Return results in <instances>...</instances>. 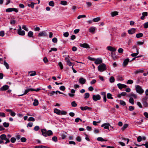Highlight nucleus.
Here are the masks:
<instances>
[{"label": "nucleus", "mask_w": 148, "mask_h": 148, "mask_svg": "<svg viewBox=\"0 0 148 148\" xmlns=\"http://www.w3.org/2000/svg\"><path fill=\"white\" fill-rule=\"evenodd\" d=\"M110 126V125L108 123H105L101 125V127H103L104 129H107L108 130H109V127Z\"/></svg>", "instance_id": "obj_8"}, {"label": "nucleus", "mask_w": 148, "mask_h": 148, "mask_svg": "<svg viewBox=\"0 0 148 148\" xmlns=\"http://www.w3.org/2000/svg\"><path fill=\"white\" fill-rule=\"evenodd\" d=\"M54 112L57 114L60 115L61 110L55 108L54 109Z\"/></svg>", "instance_id": "obj_21"}, {"label": "nucleus", "mask_w": 148, "mask_h": 148, "mask_svg": "<svg viewBox=\"0 0 148 148\" xmlns=\"http://www.w3.org/2000/svg\"><path fill=\"white\" fill-rule=\"evenodd\" d=\"M60 89L61 90H64L66 89L65 87L63 86H62L60 87Z\"/></svg>", "instance_id": "obj_56"}, {"label": "nucleus", "mask_w": 148, "mask_h": 148, "mask_svg": "<svg viewBox=\"0 0 148 148\" xmlns=\"http://www.w3.org/2000/svg\"><path fill=\"white\" fill-rule=\"evenodd\" d=\"M27 88V89H26L25 90L24 92L23 93V94H25V95L28 92H29L31 91H33V88H29L28 89L27 88Z\"/></svg>", "instance_id": "obj_20"}, {"label": "nucleus", "mask_w": 148, "mask_h": 148, "mask_svg": "<svg viewBox=\"0 0 148 148\" xmlns=\"http://www.w3.org/2000/svg\"><path fill=\"white\" fill-rule=\"evenodd\" d=\"M0 116L5 117V114L3 112H0Z\"/></svg>", "instance_id": "obj_55"}, {"label": "nucleus", "mask_w": 148, "mask_h": 148, "mask_svg": "<svg viewBox=\"0 0 148 148\" xmlns=\"http://www.w3.org/2000/svg\"><path fill=\"white\" fill-rule=\"evenodd\" d=\"M115 79L114 77L113 76L110 77L109 79V81L111 83H113L114 82Z\"/></svg>", "instance_id": "obj_33"}, {"label": "nucleus", "mask_w": 148, "mask_h": 148, "mask_svg": "<svg viewBox=\"0 0 148 148\" xmlns=\"http://www.w3.org/2000/svg\"><path fill=\"white\" fill-rule=\"evenodd\" d=\"M120 104L124 106L126 104L125 102L123 100H120Z\"/></svg>", "instance_id": "obj_53"}, {"label": "nucleus", "mask_w": 148, "mask_h": 148, "mask_svg": "<svg viewBox=\"0 0 148 148\" xmlns=\"http://www.w3.org/2000/svg\"><path fill=\"white\" fill-rule=\"evenodd\" d=\"M47 36V34L45 31L40 32L38 34V36L39 37H46Z\"/></svg>", "instance_id": "obj_7"}, {"label": "nucleus", "mask_w": 148, "mask_h": 148, "mask_svg": "<svg viewBox=\"0 0 148 148\" xmlns=\"http://www.w3.org/2000/svg\"><path fill=\"white\" fill-rule=\"evenodd\" d=\"M86 6L88 8L90 7L92 5V3L91 2H86Z\"/></svg>", "instance_id": "obj_32"}, {"label": "nucleus", "mask_w": 148, "mask_h": 148, "mask_svg": "<svg viewBox=\"0 0 148 148\" xmlns=\"http://www.w3.org/2000/svg\"><path fill=\"white\" fill-rule=\"evenodd\" d=\"M133 83V81L131 79L128 80L127 82V83L130 84H131Z\"/></svg>", "instance_id": "obj_62"}, {"label": "nucleus", "mask_w": 148, "mask_h": 148, "mask_svg": "<svg viewBox=\"0 0 148 148\" xmlns=\"http://www.w3.org/2000/svg\"><path fill=\"white\" fill-rule=\"evenodd\" d=\"M128 126V125L127 124H125L121 128V130L123 131Z\"/></svg>", "instance_id": "obj_43"}, {"label": "nucleus", "mask_w": 148, "mask_h": 148, "mask_svg": "<svg viewBox=\"0 0 148 148\" xmlns=\"http://www.w3.org/2000/svg\"><path fill=\"white\" fill-rule=\"evenodd\" d=\"M63 36L65 37H68L69 36V33L68 32H66L64 33Z\"/></svg>", "instance_id": "obj_48"}, {"label": "nucleus", "mask_w": 148, "mask_h": 148, "mask_svg": "<svg viewBox=\"0 0 148 148\" xmlns=\"http://www.w3.org/2000/svg\"><path fill=\"white\" fill-rule=\"evenodd\" d=\"M5 34V33L4 31H0V36L1 37L4 36Z\"/></svg>", "instance_id": "obj_50"}, {"label": "nucleus", "mask_w": 148, "mask_h": 148, "mask_svg": "<svg viewBox=\"0 0 148 148\" xmlns=\"http://www.w3.org/2000/svg\"><path fill=\"white\" fill-rule=\"evenodd\" d=\"M67 114V112L64 111H61L60 115H66Z\"/></svg>", "instance_id": "obj_59"}, {"label": "nucleus", "mask_w": 148, "mask_h": 148, "mask_svg": "<svg viewBox=\"0 0 148 148\" xmlns=\"http://www.w3.org/2000/svg\"><path fill=\"white\" fill-rule=\"evenodd\" d=\"M4 65L5 66L7 69H9V65L8 64L5 62V60L4 61Z\"/></svg>", "instance_id": "obj_30"}, {"label": "nucleus", "mask_w": 148, "mask_h": 148, "mask_svg": "<svg viewBox=\"0 0 148 148\" xmlns=\"http://www.w3.org/2000/svg\"><path fill=\"white\" fill-rule=\"evenodd\" d=\"M58 65L61 69H62L63 68V66L61 62H60L58 63Z\"/></svg>", "instance_id": "obj_54"}, {"label": "nucleus", "mask_w": 148, "mask_h": 148, "mask_svg": "<svg viewBox=\"0 0 148 148\" xmlns=\"http://www.w3.org/2000/svg\"><path fill=\"white\" fill-rule=\"evenodd\" d=\"M97 140L99 141H107V140H105L102 137H99L97 138Z\"/></svg>", "instance_id": "obj_25"}, {"label": "nucleus", "mask_w": 148, "mask_h": 148, "mask_svg": "<svg viewBox=\"0 0 148 148\" xmlns=\"http://www.w3.org/2000/svg\"><path fill=\"white\" fill-rule=\"evenodd\" d=\"M57 39L56 37L53 38L52 40V42L54 43H57Z\"/></svg>", "instance_id": "obj_63"}, {"label": "nucleus", "mask_w": 148, "mask_h": 148, "mask_svg": "<svg viewBox=\"0 0 148 148\" xmlns=\"http://www.w3.org/2000/svg\"><path fill=\"white\" fill-rule=\"evenodd\" d=\"M35 120L34 118V117H29L28 119V121H34Z\"/></svg>", "instance_id": "obj_41"}, {"label": "nucleus", "mask_w": 148, "mask_h": 148, "mask_svg": "<svg viewBox=\"0 0 148 148\" xmlns=\"http://www.w3.org/2000/svg\"><path fill=\"white\" fill-rule=\"evenodd\" d=\"M16 139L15 138H12L10 140L11 142L12 143H14L16 141Z\"/></svg>", "instance_id": "obj_60"}, {"label": "nucleus", "mask_w": 148, "mask_h": 148, "mask_svg": "<svg viewBox=\"0 0 148 148\" xmlns=\"http://www.w3.org/2000/svg\"><path fill=\"white\" fill-rule=\"evenodd\" d=\"M96 27H90L89 29V32L90 33H94L96 29Z\"/></svg>", "instance_id": "obj_19"}, {"label": "nucleus", "mask_w": 148, "mask_h": 148, "mask_svg": "<svg viewBox=\"0 0 148 148\" xmlns=\"http://www.w3.org/2000/svg\"><path fill=\"white\" fill-rule=\"evenodd\" d=\"M111 15L112 17H114L118 15V12L116 11L112 12L111 13Z\"/></svg>", "instance_id": "obj_23"}, {"label": "nucleus", "mask_w": 148, "mask_h": 148, "mask_svg": "<svg viewBox=\"0 0 148 148\" xmlns=\"http://www.w3.org/2000/svg\"><path fill=\"white\" fill-rule=\"evenodd\" d=\"M144 71L143 69H139L136 70L134 72V73L135 74H137L138 73H143Z\"/></svg>", "instance_id": "obj_17"}, {"label": "nucleus", "mask_w": 148, "mask_h": 148, "mask_svg": "<svg viewBox=\"0 0 148 148\" xmlns=\"http://www.w3.org/2000/svg\"><path fill=\"white\" fill-rule=\"evenodd\" d=\"M129 96L130 97H133L134 99H136L137 98V96L136 95V94H134V93H130V94Z\"/></svg>", "instance_id": "obj_31"}, {"label": "nucleus", "mask_w": 148, "mask_h": 148, "mask_svg": "<svg viewBox=\"0 0 148 148\" xmlns=\"http://www.w3.org/2000/svg\"><path fill=\"white\" fill-rule=\"evenodd\" d=\"M57 138L56 136H53L52 138V140L53 141L55 142H56L57 141Z\"/></svg>", "instance_id": "obj_52"}, {"label": "nucleus", "mask_w": 148, "mask_h": 148, "mask_svg": "<svg viewBox=\"0 0 148 148\" xmlns=\"http://www.w3.org/2000/svg\"><path fill=\"white\" fill-rule=\"evenodd\" d=\"M89 96L90 94L88 93H86L84 94V98L85 99H87L89 97Z\"/></svg>", "instance_id": "obj_42"}, {"label": "nucleus", "mask_w": 148, "mask_h": 148, "mask_svg": "<svg viewBox=\"0 0 148 148\" xmlns=\"http://www.w3.org/2000/svg\"><path fill=\"white\" fill-rule=\"evenodd\" d=\"M33 32L32 31H30L28 32L27 35L29 37L33 38Z\"/></svg>", "instance_id": "obj_24"}, {"label": "nucleus", "mask_w": 148, "mask_h": 148, "mask_svg": "<svg viewBox=\"0 0 148 148\" xmlns=\"http://www.w3.org/2000/svg\"><path fill=\"white\" fill-rule=\"evenodd\" d=\"M126 34H127L125 32H123L121 34V36L122 38H125L126 36Z\"/></svg>", "instance_id": "obj_37"}, {"label": "nucleus", "mask_w": 148, "mask_h": 148, "mask_svg": "<svg viewBox=\"0 0 148 148\" xmlns=\"http://www.w3.org/2000/svg\"><path fill=\"white\" fill-rule=\"evenodd\" d=\"M40 128L39 126H36L34 128V130L35 131H37L39 130Z\"/></svg>", "instance_id": "obj_57"}, {"label": "nucleus", "mask_w": 148, "mask_h": 148, "mask_svg": "<svg viewBox=\"0 0 148 148\" xmlns=\"http://www.w3.org/2000/svg\"><path fill=\"white\" fill-rule=\"evenodd\" d=\"M136 145L137 146H140L142 145H145L146 148H148V143H147L145 144H142V145H140L137 144H136Z\"/></svg>", "instance_id": "obj_38"}, {"label": "nucleus", "mask_w": 148, "mask_h": 148, "mask_svg": "<svg viewBox=\"0 0 148 148\" xmlns=\"http://www.w3.org/2000/svg\"><path fill=\"white\" fill-rule=\"evenodd\" d=\"M135 89L137 92L139 94H142L144 92V90L141 86L138 85L135 86Z\"/></svg>", "instance_id": "obj_2"}, {"label": "nucleus", "mask_w": 148, "mask_h": 148, "mask_svg": "<svg viewBox=\"0 0 148 148\" xmlns=\"http://www.w3.org/2000/svg\"><path fill=\"white\" fill-rule=\"evenodd\" d=\"M106 69V65L102 63L99 65L98 67V70L99 71L103 72Z\"/></svg>", "instance_id": "obj_3"}, {"label": "nucleus", "mask_w": 148, "mask_h": 148, "mask_svg": "<svg viewBox=\"0 0 148 148\" xmlns=\"http://www.w3.org/2000/svg\"><path fill=\"white\" fill-rule=\"evenodd\" d=\"M130 59L129 58H127L125 59L123 61V66H125L128 64V63L129 62Z\"/></svg>", "instance_id": "obj_16"}, {"label": "nucleus", "mask_w": 148, "mask_h": 148, "mask_svg": "<svg viewBox=\"0 0 148 148\" xmlns=\"http://www.w3.org/2000/svg\"><path fill=\"white\" fill-rule=\"evenodd\" d=\"M137 52L135 53H133L131 54V56L133 57H135L137 56L138 54V50L137 49H136Z\"/></svg>", "instance_id": "obj_26"}, {"label": "nucleus", "mask_w": 148, "mask_h": 148, "mask_svg": "<svg viewBox=\"0 0 148 148\" xmlns=\"http://www.w3.org/2000/svg\"><path fill=\"white\" fill-rule=\"evenodd\" d=\"M123 78L120 76H119L118 77L117 80H119V81H123Z\"/></svg>", "instance_id": "obj_51"}, {"label": "nucleus", "mask_w": 148, "mask_h": 148, "mask_svg": "<svg viewBox=\"0 0 148 148\" xmlns=\"http://www.w3.org/2000/svg\"><path fill=\"white\" fill-rule=\"evenodd\" d=\"M117 86L120 89H121L123 88H125L127 86V85L125 84H122L120 83L117 84Z\"/></svg>", "instance_id": "obj_9"}, {"label": "nucleus", "mask_w": 148, "mask_h": 148, "mask_svg": "<svg viewBox=\"0 0 148 148\" xmlns=\"http://www.w3.org/2000/svg\"><path fill=\"white\" fill-rule=\"evenodd\" d=\"M29 73H31L30 74L31 76H35L36 75V72L35 71H31L29 72Z\"/></svg>", "instance_id": "obj_34"}, {"label": "nucleus", "mask_w": 148, "mask_h": 148, "mask_svg": "<svg viewBox=\"0 0 148 148\" xmlns=\"http://www.w3.org/2000/svg\"><path fill=\"white\" fill-rule=\"evenodd\" d=\"M3 124L4 126L5 127H8L9 125V123L6 122L4 123Z\"/></svg>", "instance_id": "obj_45"}, {"label": "nucleus", "mask_w": 148, "mask_h": 148, "mask_svg": "<svg viewBox=\"0 0 148 148\" xmlns=\"http://www.w3.org/2000/svg\"><path fill=\"white\" fill-rule=\"evenodd\" d=\"M38 103L39 102L36 99H35L34 100V102L33 103V105L34 106H37L38 105Z\"/></svg>", "instance_id": "obj_29"}, {"label": "nucleus", "mask_w": 148, "mask_h": 148, "mask_svg": "<svg viewBox=\"0 0 148 148\" xmlns=\"http://www.w3.org/2000/svg\"><path fill=\"white\" fill-rule=\"evenodd\" d=\"M26 139L24 137H22L21 138V140L22 142H25L26 141Z\"/></svg>", "instance_id": "obj_61"}, {"label": "nucleus", "mask_w": 148, "mask_h": 148, "mask_svg": "<svg viewBox=\"0 0 148 148\" xmlns=\"http://www.w3.org/2000/svg\"><path fill=\"white\" fill-rule=\"evenodd\" d=\"M71 105L72 106L76 107L77 106V104L75 103V101H73L71 102Z\"/></svg>", "instance_id": "obj_46"}, {"label": "nucleus", "mask_w": 148, "mask_h": 148, "mask_svg": "<svg viewBox=\"0 0 148 148\" xmlns=\"http://www.w3.org/2000/svg\"><path fill=\"white\" fill-rule=\"evenodd\" d=\"M107 97L109 99H113V98L112 97V95L110 93H108L107 95Z\"/></svg>", "instance_id": "obj_39"}, {"label": "nucleus", "mask_w": 148, "mask_h": 148, "mask_svg": "<svg viewBox=\"0 0 148 148\" xmlns=\"http://www.w3.org/2000/svg\"><path fill=\"white\" fill-rule=\"evenodd\" d=\"M143 34L142 33H139L136 34V36L137 38H140L143 36Z\"/></svg>", "instance_id": "obj_36"}, {"label": "nucleus", "mask_w": 148, "mask_h": 148, "mask_svg": "<svg viewBox=\"0 0 148 148\" xmlns=\"http://www.w3.org/2000/svg\"><path fill=\"white\" fill-rule=\"evenodd\" d=\"M136 29L135 28H132L128 30V32L130 34H132L135 32Z\"/></svg>", "instance_id": "obj_14"}, {"label": "nucleus", "mask_w": 148, "mask_h": 148, "mask_svg": "<svg viewBox=\"0 0 148 148\" xmlns=\"http://www.w3.org/2000/svg\"><path fill=\"white\" fill-rule=\"evenodd\" d=\"M35 148H50L49 147H48L47 146H43V145H40L38 146H36L35 147Z\"/></svg>", "instance_id": "obj_27"}, {"label": "nucleus", "mask_w": 148, "mask_h": 148, "mask_svg": "<svg viewBox=\"0 0 148 148\" xmlns=\"http://www.w3.org/2000/svg\"><path fill=\"white\" fill-rule=\"evenodd\" d=\"M19 29L17 30V33L18 34L21 36H24L25 34V32L24 30H22L21 26H18Z\"/></svg>", "instance_id": "obj_4"}, {"label": "nucleus", "mask_w": 148, "mask_h": 148, "mask_svg": "<svg viewBox=\"0 0 148 148\" xmlns=\"http://www.w3.org/2000/svg\"><path fill=\"white\" fill-rule=\"evenodd\" d=\"M100 20V17H98L93 19L92 20V21L94 22H96L99 21Z\"/></svg>", "instance_id": "obj_22"}, {"label": "nucleus", "mask_w": 148, "mask_h": 148, "mask_svg": "<svg viewBox=\"0 0 148 148\" xmlns=\"http://www.w3.org/2000/svg\"><path fill=\"white\" fill-rule=\"evenodd\" d=\"M102 62V60L100 58H98L95 60V63L96 64H98L101 63Z\"/></svg>", "instance_id": "obj_10"}, {"label": "nucleus", "mask_w": 148, "mask_h": 148, "mask_svg": "<svg viewBox=\"0 0 148 148\" xmlns=\"http://www.w3.org/2000/svg\"><path fill=\"white\" fill-rule=\"evenodd\" d=\"M60 4L63 5H66L67 4V2L66 1H61Z\"/></svg>", "instance_id": "obj_44"}, {"label": "nucleus", "mask_w": 148, "mask_h": 148, "mask_svg": "<svg viewBox=\"0 0 148 148\" xmlns=\"http://www.w3.org/2000/svg\"><path fill=\"white\" fill-rule=\"evenodd\" d=\"M42 134L45 137H47L48 136H50L53 134V132L51 130H48L47 131L46 129H43L41 130Z\"/></svg>", "instance_id": "obj_1"}, {"label": "nucleus", "mask_w": 148, "mask_h": 148, "mask_svg": "<svg viewBox=\"0 0 148 148\" xmlns=\"http://www.w3.org/2000/svg\"><path fill=\"white\" fill-rule=\"evenodd\" d=\"M80 108L82 110H91L92 109L91 108L87 106H85L84 107L82 106L80 107Z\"/></svg>", "instance_id": "obj_18"}, {"label": "nucleus", "mask_w": 148, "mask_h": 148, "mask_svg": "<svg viewBox=\"0 0 148 148\" xmlns=\"http://www.w3.org/2000/svg\"><path fill=\"white\" fill-rule=\"evenodd\" d=\"M137 141L138 142H140L142 140V137L140 136H138L137 138Z\"/></svg>", "instance_id": "obj_58"}, {"label": "nucleus", "mask_w": 148, "mask_h": 148, "mask_svg": "<svg viewBox=\"0 0 148 148\" xmlns=\"http://www.w3.org/2000/svg\"><path fill=\"white\" fill-rule=\"evenodd\" d=\"M80 46L82 47L86 48H90V47L89 45L86 43H84L83 44L81 43L80 44Z\"/></svg>", "instance_id": "obj_11"}, {"label": "nucleus", "mask_w": 148, "mask_h": 148, "mask_svg": "<svg viewBox=\"0 0 148 148\" xmlns=\"http://www.w3.org/2000/svg\"><path fill=\"white\" fill-rule=\"evenodd\" d=\"M101 99L100 96L99 95H93L92 97V99L94 101H97V100H99Z\"/></svg>", "instance_id": "obj_5"}, {"label": "nucleus", "mask_w": 148, "mask_h": 148, "mask_svg": "<svg viewBox=\"0 0 148 148\" xmlns=\"http://www.w3.org/2000/svg\"><path fill=\"white\" fill-rule=\"evenodd\" d=\"M18 10L14 8H7L6 10V12H10L12 11H14L16 12H18Z\"/></svg>", "instance_id": "obj_6"}, {"label": "nucleus", "mask_w": 148, "mask_h": 148, "mask_svg": "<svg viewBox=\"0 0 148 148\" xmlns=\"http://www.w3.org/2000/svg\"><path fill=\"white\" fill-rule=\"evenodd\" d=\"M22 28L26 31H28V28H27L26 26L25 25H22Z\"/></svg>", "instance_id": "obj_47"}, {"label": "nucleus", "mask_w": 148, "mask_h": 148, "mask_svg": "<svg viewBox=\"0 0 148 148\" xmlns=\"http://www.w3.org/2000/svg\"><path fill=\"white\" fill-rule=\"evenodd\" d=\"M9 88V86L6 85L3 86L2 87L0 88V90L1 91L6 90Z\"/></svg>", "instance_id": "obj_12"}, {"label": "nucleus", "mask_w": 148, "mask_h": 148, "mask_svg": "<svg viewBox=\"0 0 148 148\" xmlns=\"http://www.w3.org/2000/svg\"><path fill=\"white\" fill-rule=\"evenodd\" d=\"M129 102L133 105L134 104V99L132 97L130 98L129 100Z\"/></svg>", "instance_id": "obj_35"}, {"label": "nucleus", "mask_w": 148, "mask_h": 148, "mask_svg": "<svg viewBox=\"0 0 148 148\" xmlns=\"http://www.w3.org/2000/svg\"><path fill=\"white\" fill-rule=\"evenodd\" d=\"M86 17V16L85 15H79L78 16L77 18L78 19H79L82 18H85Z\"/></svg>", "instance_id": "obj_49"}, {"label": "nucleus", "mask_w": 148, "mask_h": 148, "mask_svg": "<svg viewBox=\"0 0 148 148\" xmlns=\"http://www.w3.org/2000/svg\"><path fill=\"white\" fill-rule=\"evenodd\" d=\"M79 82L80 84H83L86 82V80L83 77H81L79 79Z\"/></svg>", "instance_id": "obj_15"}, {"label": "nucleus", "mask_w": 148, "mask_h": 148, "mask_svg": "<svg viewBox=\"0 0 148 148\" xmlns=\"http://www.w3.org/2000/svg\"><path fill=\"white\" fill-rule=\"evenodd\" d=\"M144 27L145 28H148V22H146L144 24Z\"/></svg>", "instance_id": "obj_64"}, {"label": "nucleus", "mask_w": 148, "mask_h": 148, "mask_svg": "<svg viewBox=\"0 0 148 148\" xmlns=\"http://www.w3.org/2000/svg\"><path fill=\"white\" fill-rule=\"evenodd\" d=\"M49 5L50 6L53 7L54 5V3L53 1H51L49 2Z\"/></svg>", "instance_id": "obj_40"}, {"label": "nucleus", "mask_w": 148, "mask_h": 148, "mask_svg": "<svg viewBox=\"0 0 148 148\" xmlns=\"http://www.w3.org/2000/svg\"><path fill=\"white\" fill-rule=\"evenodd\" d=\"M107 49L110 51L114 52L116 51V49L110 46H108L107 47Z\"/></svg>", "instance_id": "obj_13"}, {"label": "nucleus", "mask_w": 148, "mask_h": 148, "mask_svg": "<svg viewBox=\"0 0 148 148\" xmlns=\"http://www.w3.org/2000/svg\"><path fill=\"white\" fill-rule=\"evenodd\" d=\"M1 139L2 140H5L6 139V136L4 134H3L1 135L0 136Z\"/></svg>", "instance_id": "obj_28"}]
</instances>
